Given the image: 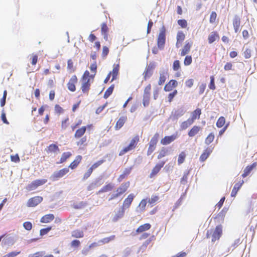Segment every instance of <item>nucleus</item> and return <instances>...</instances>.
Returning <instances> with one entry per match:
<instances>
[{
    "mask_svg": "<svg viewBox=\"0 0 257 257\" xmlns=\"http://www.w3.org/2000/svg\"><path fill=\"white\" fill-rule=\"evenodd\" d=\"M126 120L127 116L126 115L120 116L116 121V123L115 125L114 128L115 130H119L123 125Z\"/></svg>",
    "mask_w": 257,
    "mask_h": 257,
    "instance_id": "5701e85b",
    "label": "nucleus"
},
{
    "mask_svg": "<svg viewBox=\"0 0 257 257\" xmlns=\"http://www.w3.org/2000/svg\"><path fill=\"white\" fill-rule=\"evenodd\" d=\"M67 69L70 73L74 72L76 68L74 67L73 62L71 59H69L67 61Z\"/></svg>",
    "mask_w": 257,
    "mask_h": 257,
    "instance_id": "79ce46f5",
    "label": "nucleus"
},
{
    "mask_svg": "<svg viewBox=\"0 0 257 257\" xmlns=\"http://www.w3.org/2000/svg\"><path fill=\"white\" fill-rule=\"evenodd\" d=\"M69 171V170L68 168H62L58 171L54 172L51 178L53 181H57L60 178L63 177L68 173Z\"/></svg>",
    "mask_w": 257,
    "mask_h": 257,
    "instance_id": "423d86ee",
    "label": "nucleus"
},
{
    "mask_svg": "<svg viewBox=\"0 0 257 257\" xmlns=\"http://www.w3.org/2000/svg\"><path fill=\"white\" fill-rule=\"evenodd\" d=\"M244 183V181L243 180H240L238 182L235 183L234 185V187L232 190L231 193V197H235L238 191L241 187L242 184Z\"/></svg>",
    "mask_w": 257,
    "mask_h": 257,
    "instance_id": "412c9836",
    "label": "nucleus"
},
{
    "mask_svg": "<svg viewBox=\"0 0 257 257\" xmlns=\"http://www.w3.org/2000/svg\"><path fill=\"white\" fill-rule=\"evenodd\" d=\"M118 71H119V66H118V65H117L113 68L112 72H110L111 73V75H112L111 81H113L114 79H116V78L117 76V74L118 73Z\"/></svg>",
    "mask_w": 257,
    "mask_h": 257,
    "instance_id": "a19ab883",
    "label": "nucleus"
},
{
    "mask_svg": "<svg viewBox=\"0 0 257 257\" xmlns=\"http://www.w3.org/2000/svg\"><path fill=\"white\" fill-rule=\"evenodd\" d=\"M87 139L86 137H84L80 139V140L77 142V145L78 146H86L87 145Z\"/></svg>",
    "mask_w": 257,
    "mask_h": 257,
    "instance_id": "13d9d810",
    "label": "nucleus"
},
{
    "mask_svg": "<svg viewBox=\"0 0 257 257\" xmlns=\"http://www.w3.org/2000/svg\"><path fill=\"white\" fill-rule=\"evenodd\" d=\"M87 205V203L86 202H84L83 201H81L77 204H74L73 205V207L75 209H81L83 207H84Z\"/></svg>",
    "mask_w": 257,
    "mask_h": 257,
    "instance_id": "bf43d9fd",
    "label": "nucleus"
},
{
    "mask_svg": "<svg viewBox=\"0 0 257 257\" xmlns=\"http://www.w3.org/2000/svg\"><path fill=\"white\" fill-rule=\"evenodd\" d=\"M222 234V227L220 225L216 226L212 235L211 241L214 242L215 241L219 239Z\"/></svg>",
    "mask_w": 257,
    "mask_h": 257,
    "instance_id": "9d476101",
    "label": "nucleus"
},
{
    "mask_svg": "<svg viewBox=\"0 0 257 257\" xmlns=\"http://www.w3.org/2000/svg\"><path fill=\"white\" fill-rule=\"evenodd\" d=\"M140 141V137L139 135H136L131 140L129 145L123 148L119 153V156H122L124 154H125L126 153L132 151L134 149H135L136 147L137 146V145L138 143Z\"/></svg>",
    "mask_w": 257,
    "mask_h": 257,
    "instance_id": "f03ea898",
    "label": "nucleus"
},
{
    "mask_svg": "<svg viewBox=\"0 0 257 257\" xmlns=\"http://www.w3.org/2000/svg\"><path fill=\"white\" fill-rule=\"evenodd\" d=\"M109 28L106 23H103L101 26V34L108 33Z\"/></svg>",
    "mask_w": 257,
    "mask_h": 257,
    "instance_id": "5fc2aeb1",
    "label": "nucleus"
},
{
    "mask_svg": "<svg viewBox=\"0 0 257 257\" xmlns=\"http://www.w3.org/2000/svg\"><path fill=\"white\" fill-rule=\"evenodd\" d=\"M159 137V134L158 133H156L153 137L151 138L149 144V147L147 151L148 156L151 155L155 150Z\"/></svg>",
    "mask_w": 257,
    "mask_h": 257,
    "instance_id": "7ed1b4c3",
    "label": "nucleus"
},
{
    "mask_svg": "<svg viewBox=\"0 0 257 257\" xmlns=\"http://www.w3.org/2000/svg\"><path fill=\"white\" fill-rule=\"evenodd\" d=\"M113 89L114 85H112L108 87L104 92L103 97L105 99L107 98L112 94Z\"/></svg>",
    "mask_w": 257,
    "mask_h": 257,
    "instance_id": "37998d69",
    "label": "nucleus"
},
{
    "mask_svg": "<svg viewBox=\"0 0 257 257\" xmlns=\"http://www.w3.org/2000/svg\"><path fill=\"white\" fill-rule=\"evenodd\" d=\"M125 210L121 207V208L114 215L112 221L116 222L119 219L121 218L124 214Z\"/></svg>",
    "mask_w": 257,
    "mask_h": 257,
    "instance_id": "2f4dec72",
    "label": "nucleus"
},
{
    "mask_svg": "<svg viewBox=\"0 0 257 257\" xmlns=\"http://www.w3.org/2000/svg\"><path fill=\"white\" fill-rule=\"evenodd\" d=\"M159 199L160 198L158 195H153L151 198L148 199V202L150 204L154 205L159 202Z\"/></svg>",
    "mask_w": 257,
    "mask_h": 257,
    "instance_id": "4c0bfd02",
    "label": "nucleus"
},
{
    "mask_svg": "<svg viewBox=\"0 0 257 257\" xmlns=\"http://www.w3.org/2000/svg\"><path fill=\"white\" fill-rule=\"evenodd\" d=\"M172 68L174 71H177L180 68V63L179 60H175L173 64Z\"/></svg>",
    "mask_w": 257,
    "mask_h": 257,
    "instance_id": "4d7b16f0",
    "label": "nucleus"
},
{
    "mask_svg": "<svg viewBox=\"0 0 257 257\" xmlns=\"http://www.w3.org/2000/svg\"><path fill=\"white\" fill-rule=\"evenodd\" d=\"M186 154H185V152H184V151L181 152L179 154V155L178 156V165H180L184 162L185 158H186Z\"/></svg>",
    "mask_w": 257,
    "mask_h": 257,
    "instance_id": "49530a36",
    "label": "nucleus"
},
{
    "mask_svg": "<svg viewBox=\"0 0 257 257\" xmlns=\"http://www.w3.org/2000/svg\"><path fill=\"white\" fill-rule=\"evenodd\" d=\"M86 131V127L85 126H82L81 127L77 130L74 134V137L76 139L81 138L83 135L85 133Z\"/></svg>",
    "mask_w": 257,
    "mask_h": 257,
    "instance_id": "c756f323",
    "label": "nucleus"
},
{
    "mask_svg": "<svg viewBox=\"0 0 257 257\" xmlns=\"http://www.w3.org/2000/svg\"><path fill=\"white\" fill-rule=\"evenodd\" d=\"M165 164V161H162L160 163L157 164L153 168L150 174V177L152 178L155 177L160 172L161 168L163 167Z\"/></svg>",
    "mask_w": 257,
    "mask_h": 257,
    "instance_id": "ddd939ff",
    "label": "nucleus"
},
{
    "mask_svg": "<svg viewBox=\"0 0 257 257\" xmlns=\"http://www.w3.org/2000/svg\"><path fill=\"white\" fill-rule=\"evenodd\" d=\"M213 150V147H207L206 148L202 154L201 155L199 158V160L200 162L205 161L210 155V154L212 152Z\"/></svg>",
    "mask_w": 257,
    "mask_h": 257,
    "instance_id": "2eb2a0df",
    "label": "nucleus"
},
{
    "mask_svg": "<svg viewBox=\"0 0 257 257\" xmlns=\"http://www.w3.org/2000/svg\"><path fill=\"white\" fill-rule=\"evenodd\" d=\"M43 200L42 196H37L30 198L27 203V206L29 207H34L40 204Z\"/></svg>",
    "mask_w": 257,
    "mask_h": 257,
    "instance_id": "1a4fd4ad",
    "label": "nucleus"
},
{
    "mask_svg": "<svg viewBox=\"0 0 257 257\" xmlns=\"http://www.w3.org/2000/svg\"><path fill=\"white\" fill-rule=\"evenodd\" d=\"M90 69L91 71L94 73L93 75H94L95 76L97 70V64L96 61H94L90 65Z\"/></svg>",
    "mask_w": 257,
    "mask_h": 257,
    "instance_id": "0e129e2a",
    "label": "nucleus"
},
{
    "mask_svg": "<svg viewBox=\"0 0 257 257\" xmlns=\"http://www.w3.org/2000/svg\"><path fill=\"white\" fill-rule=\"evenodd\" d=\"M115 238L114 235H111L109 237H104L98 241V242L100 243V244H104L108 243L110 241L113 240Z\"/></svg>",
    "mask_w": 257,
    "mask_h": 257,
    "instance_id": "e433bc0d",
    "label": "nucleus"
},
{
    "mask_svg": "<svg viewBox=\"0 0 257 257\" xmlns=\"http://www.w3.org/2000/svg\"><path fill=\"white\" fill-rule=\"evenodd\" d=\"M109 49L106 46H104L102 47V53H101V56L103 58H105L107 55L109 53Z\"/></svg>",
    "mask_w": 257,
    "mask_h": 257,
    "instance_id": "864d4df0",
    "label": "nucleus"
},
{
    "mask_svg": "<svg viewBox=\"0 0 257 257\" xmlns=\"http://www.w3.org/2000/svg\"><path fill=\"white\" fill-rule=\"evenodd\" d=\"M185 38V36L183 32L179 31L177 33V42L176 44V46L177 48H178L180 47L182 43L184 40Z\"/></svg>",
    "mask_w": 257,
    "mask_h": 257,
    "instance_id": "bb28decb",
    "label": "nucleus"
},
{
    "mask_svg": "<svg viewBox=\"0 0 257 257\" xmlns=\"http://www.w3.org/2000/svg\"><path fill=\"white\" fill-rule=\"evenodd\" d=\"M178 83L176 80L172 79L170 80L164 86V90L165 91H170L173 88L177 87Z\"/></svg>",
    "mask_w": 257,
    "mask_h": 257,
    "instance_id": "a211bd4d",
    "label": "nucleus"
},
{
    "mask_svg": "<svg viewBox=\"0 0 257 257\" xmlns=\"http://www.w3.org/2000/svg\"><path fill=\"white\" fill-rule=\"evenodd\" d=\"M177 23L182 28H185L187 26V22L184 19L179 20Z\"/></svg>",
    "mask_w": 257,
    "mask_h": 257,
    "instance_id": "69168bd1",
    "label": "nucleus"
},
{
    "mask_svg": "<svg viewBox=\"0 0 257 257\" xmlns=\"http://www.w3.org/2000/svg\"><path fill=\"white\" fill-rule=\"evenodd\" d=\"M113 187V186L111 184H110V183L107 184L105 185V186H104L102 188H101L96 193V194L98 195V194H100V193H102L103 192H106L108 191H110L112 189Z\"/></svg>",
    "mask_w": 257,
    "mask_h": 257,
    "instance_id": "f704fd0d",
    "label": "nucleus"
},
{
    "mask_svg": "<svg viewBox=\"0 0 257 257\" xmlns=\"http://www.w3.org/2000/svg\"><path fill=\"white\" fill-rule=\"evenodd\" d=\"M44 254L43 251H37L33 254H30L28 257H42Z\"/></svg>",
    "mask_w": 257,
    "mask_h": 257,
    "instance_id": "774afa93",
    "label": "nucleus"
},
{
    "mask_svg": "<svg viewBox=\"0 0 257 257\" xmlns=\"http://www.w3.org/2000/svg\"><path fill=\"white\" fill-rule=\"evenodd\" d=\"M169 77V74L167 70L164 69H161L159 71V79L158 81V84L159 85H163Z\"/></svg>",
    "mask_w": 257,
    "mask_h": 257,
    "instance_id": "f8f14e48",
    "label": "nucleus"
},
{
    "mask_svg": "<svg viewBox=\"0 0 257 257\" xmlns=\"http://www.w3.org/2000/svg\"><path fill=\"white\" fill-rule=\"evenodd\" d=\"M69 118L68 117L65 118L64 120L61 121V129L63 130H65L68 126V121Z\"/></svg>",
    "mask_w": 257,
    "mask_h": 257,
    "instance_id": "3c124183",
    "label": "nucleus"
},
{
    "mask_svg": "<svg viewBox=\"0 0 257 257\" xmlns=\"http://www.w3.org/2000/svg\"><path fill=\"white\" fill-rule=\"evenodd\" d=\"M202 130V127L199 125H195L189 131L188 135L189 137L193 138L199 134Z\"/></svg>",
    "mask_w": 257,
    "mask_h": 257,
    "instance_id": "dca6fc26",
    "label": "nucleus"
},
{
    "mask_svg": "<svg viewBox=\"0 0 257 257\" xmlns=\"http://www.w3.org/2000/svg\"><path fill=\"white\" fill-rule=\"evenodd\" d=\"M189 172H184L182 177L181 179L180 182L182 184H186L187 183Z\"/></svg>",
    "mask_w": 257,
    "mask_h": 257,
    "instance_id": "603ef678",
    "label": "nucleus"
},
{
    "mask_svg": "<svg viewBox=\"0 0 257 257\" xmlns=\"http://www.w3.org/2000/svg\"><path fill=\"white\" fill-rule=\"evenodd\" d=\"M177 138V134H173L171 136H165L161 140L160 143L163 146L170 144L174 141Z\"/></svg>",
    "mask_w": 257,
    "mask_h": 257,
    "instance_id": "9b49d317",
    "label": "nucleus"
},
{
    "mask_svg": "<svg viewBox=\"0 0 257 257\" xmlns=\"http://www.w3.org/2000/svg\"><path fill=\"white\" fill-rule=\"evenodd\" d=\"M147 202V199H143L141 201L140 203L139 204L138 207L140 208L141 211H144L145 210Z\"/></svg>",
    "mask_w": 257,
    "mask_h": 257,
    "instance_id": "de8ad7c7",
    "label": "nucleus"
},
{
    "mask_svg": "<svg viewBox=\"0 0 257 257\" xmlns=\"http://www.w3.org/2000/svg\"><path fill=\"white\" fill-rule=\"evenodd\" d=\"M81 242L78 239H74L72 240L70 243L71 247L74 248H78L80 246Z\"/></svg>",
    "mask_w": 257,
    "mask_h": 257,
    "instance_id": "6e6d98bb",
    "label": "nucleus"
},
{
    "mask_svg": "<svg viewBox=\"0 0 257 257\" xmlns=\"http://www.w3.org/2000/svg\"><path fill=\"white\" fill-rule=\"evenodd\" d=\"M256 163H253L251 165L247 166L244 170L243 173L242 174V177L243 178H245L246 176H247L251 171L252 170V169L255 167Z\"/></svg>",
    "mask_w": 257,
    "mask_h": 257,
    "instance_id": "473e14b6",
    "label": "nucleus"
},
{
    "mask_svg": "<svg viewBox=\"0 0 257 257\" xmlns=\"http://www.w3.org/2000/svg\"><path fill=\"white\" fill-rule=\"evenodd\" d=\"M225 123V118L223 116L219 117L216 122V126L218 128H220L224 126Z\"/></svg>",
    "mask_w": 257,
    "mask_h": 257,
    "instance_id": "c03bdc74",
    "label": "nucleus"
},
{
    "mask_svg": "<svg viewBox=\"0 0 257 257\" xmlns=\"http://www.w3.org/2000/svg\"><path fill=\"white\" fill-rule=\"evenodd\" d=\"M160 90V88L158 87H156L154 88L153 97L155 100H156L158 98Z\"/></svg>",
    "mask_w": 257,
    "mask_h": 257,
    "instance_id": "338daca9",
    "label": "nucleus"
},
{
    "mask_svg": "<svg viewBox=\"0 0 257 257\" xmlns=\"http://www.w3.org/2000/svg\"><path fill=\"white\" fill-rule=\"evenodd\" d=\"M192 62V58L191 55H187L185 57L184 60V65L185 66H189L190 65Z\"/></svg>",
    "mask_w": 257,
    "mask_h": 257,
    "instance_id": "8fccbe9b",
    "label": "nucleus"
},
{
    "mask_svg": "<svg viewBox=\"0 0 257 257\" xmlns=\"http://www.w3.org/2000/svg\"><path fill=\"white\" fill-rule=\"evenodd\" d=\"M82 157L81 155H77L75 159L69 164L68 168L71 170L75 169L81 162Z\"/></svg>",
    "mask_w": 257,
    "mask_h": 257,
    "instance_id": "f3484780",
    "label": "nucleus"
},
{
    "mask_svg": "<svg viewBox=\"0 0 257 257\" xmlns=\"http://www.w3.org/2000/svg\"><path fill=\"white\" fill-rule=\"evenodd\" d=\"M170 147H162L159 151L157 158L158 159H161L162 158L169 155L170 154Z\"/></svg>",
    "mask_w": 257,
    "mask_h": 257,
    "instance_id": "6ab92c4d",
    "label": "nucleus"
},
{
    "mask_svg": "<svg viewBox=\"0 0 257 257\" xmlns=\"http://www.w3.org/2000/svg\"><path fill=\"white\" fill-rule=\"evenodd\" d=\"M47 182L46 179L35 180L28 185L26 187L27 190L30 191L36 189L40 186H42Z\"/></svg>",
    "mask_w": 257,
    "mask_h": 257,
    "instance_id": "39448f33",
    "label": "nucleus"
},
{
    "mask_svg": "<svg viewBox=\"0 0 257 257\" xmlns=\"http://www.w3.org/2000/svg\"><path fill=\"white\" fill-rule=\"evenodd\" d=\"M45 151L48 154L57 153L59 152L60 149L56 144H52L49 145L47 148L45 149Z\"/></svg>",
    "mask_w": 257,
    "mask_h": 257,
    "instance_id": "4be33fe9",
    "label": "nucleus"
},
{
    "mask_svg": "<svg viewBox=\"0 0 257 257\" xmlns=\"http://www.w3.org/2000/svg\"><path fill=\"white\" fill-rule=\"evenodd\" d=\"M94 75H90L88 70L84 71L81 78L80 90L82 94L87 96L91 89V84L94 81Z\"/></svg>",
    "mask_w": 257,
    "mask_h": 257,
    "instance_id": "f257e3e1",
    "label": "nucleus"
},
{
    "mask_svg": "<svg viewBox=\"0 0 257 257\" xmlns=\"http://www.w3.org/2000/svg\"><path fill=\"white\" fill-rule=\"evenodd\" d=\"M150 95L143 94V104L145 107L148 106L150 103Z\"/></svg>",
    "mask_w": 257,
    "mask_h": 257,
    "instance_id": "a18cd8bd",
    "label": "nucleus"
},
{
    "mask_svg": "<svg viewBox=\"0 0 257 257\" xmlns=\"http://www.w3.org/2000/svg\"><path fill=\"white\" fill-rule=\"evenodd\" d=\"M54 219V216L52 214H48L43 216L41 218V222L42 223H49L52 221Z\"/></svg>",
    "mask_w": 257,
    "mask_h": 257,
    "instance_id": "72a5a7b5",
    "label": "nucleus"
},
{
    "mask_svg": "<svg viewBox=\"0 0 257 257\" xmlns=\"http://www.w3.org/2000/svg\"><path fill=\"white\" fill-rule=\"evenodd\" d=\"M219 35L216 31L212 32L208 36V41L209 44H212L215 41L219 40Z\"/></svg>",
    "mask_w": 257,
    "mask_h": 257,
    "instance_id": "b1692460",
    "label": "nucleus"
},
{
    "mask_svg": "<svg viewBox=\"0 0 257 257\" xmlns=\"http://www.w3.org/2000/svg\"><path fill=\"white\" fill-rule=\"evenodd\" d=\"M178 91L176 89H175L172 92L170 93L168 95V101L171 102L173 99L174 97L177 95Z\"/></svg>",
    "mask_w": 257,
    "mask_h": 257,
    "instance_id": "e2e57ef3",
    "label": "nucleus"
},
{
    "mask_svg": "<svg viewBox=\"0 0 257 257\" xmlns=\"http://www.w3.org/2000/svg\"><path fill=\"white\" fill-rule=\"evenodd\" d=\"M192 45V42H186L185 45L184 46L183 48L182 49L181 51V56H184L186 55H187L190 51V49L191 48Z\"/></svg>",
    "mask_w": 257,
    "mask_h": 257,
    "instance_id": "393cba45",
    "label": "nucleus"
},
{
    "mask_svg": "<svg viewBox=\"0 0 257 257\" xmlns=\"http://www.w3.org/2000/svg\"><path fill=\"white\" fill-rule=\"evenodd\" d=\"M78 78L76 75H73L69 80L67 86L68 90L71 92L75 91L76 89V84L78 82Z\"/></svg>",
    "mask_w": 257,
    "mask_h": 257,
    "instance_id": "0eeeda50",
    "label": "nucleus"
},
{
    "mask_svg": "<svg viewBox=\"0 0 257 257\" xmlns=\"http://www.w3.org/2000/svg\"><path fill=\"white\" fill-rule=\"evenodd\" d=\"M166 42V29L163 26L159 33L157 45L159 49H163Z\"/></svg>",
    "mask_w": 257,
    "mask_h": 257,
    "instance_id": "20e7f679",
    "label": "nucleus"
},
{
    "mask_svg": "<svg viewBox=\"0 0 257 257\" xmlns=\"http://www.w3.org/2000/svg\"><path fill=\"white\" fill-rule=\"evenodd\" d=\"M233 26L235 33L239 31L240 26V19L239 17L235 16L232 21Z\"/></svg>",
    "mask_w": 257,
    "mask_h": 257,
    "instance_id": "a878e982",
    "label": "nucleus"
},
{
    "mask_svg": "<svg viewBox=\"0 0 257 257\" xmlns=\"http://www.w3.org/2000/svg\"><path fill=\"white\" fill-rule=\"evenodd\" d=\"M151 227V224L149 223H145L143 225H140L136 230V233H141L149 230Z\"/></svg>",
    "mask_w": 257,
    "mask_h": 257,
    "instance_id": "c85d7f7f",
    "label": "nucleus"
},
{
    "mask_svg": "<svg viewBox=\"0 0 257 257\" xmlns=\"http://www.w3.org/2000/svg\"><path fill=\"white\" fill-rule=\"evenodd\" d=\"M135 198V195L133 194H129L127 197L124 200L121 208L125 210L128 209L131 206L132 203Z\"/></svg>",
    "mask_w": 257,
    "mask_h": 257,
    "instance_id": "4468645a",
    "label": "nucleus"
},
{
    "mask_svg": "<svg viewBox=\"0 0 257 257\" xmlns=\"http://www.w3.org/2000/svg\"><path fill=\"white\" fill-rule=\"evenodd\" d=\"M209 88L211 90H214L216 88L214 82V77L213 76H210V82L209 84Z\"/></svg>",
    "mask_w": 257,
    "mask_h": 257,
    "instance_id": "680f3d73",
    "label": "nucleus"
},
{
    "mask_svg": "<svg viewBox=\"0 0 257 257\" xmlns=\"http://www.w3.org/2000/svg\"><path fill=\"white\" fill-rule=\"evenodd\" d=\"M105 162L104 160H100L94 163L90 167L94 170Z\"/></svg>",
    "mask_w": 257,
    "mask_h": 257,
    "instance_id": "052dcab7",
    "label": "nucleus"
},
{
    "mask_svg": "<svg viewBox=\"0 0 257 257\" xmlns=\"http://www.w3.org/2000/svg\"><path fill=\"white\" fill-rule=\"evenodd\" d=\"M201 114V110L200 108H196L195 110L192 112L191 118H189L193 122L197 119H199Z\"/></svg>",
    "mask_w": 257,
    "mask_h": 257,
    "instance_id": "cd10ccee",
    "label": "nucleus"
},
{
    "mask_svg": "<svg viewBox=\"0 0 257 257\" xmlns=\"http://www.w3.org/2000/svg\"><path fill=\"white\" fill-rule=\"evenodd\" d=\"M72 156V153L70 152H64L62 153L60 159L57 163L62 164L65 162Z\"/></svg>",
    "mask_w": 257,
    "mask_h": 257,
    "instance_id": "7c9ffc66",
    "label": "nucleus"
},
{
    "mask_svg": "<svg viewBox=\"0 0 257 257\" xmlns=\"http://www.w3.org/2000/svg\"><path fill=\"white\" fill-rule=\"evenodd\" d=\"M55 113L60 115L64 112V109L59 104H56L54 107Z\"/></svg>",
    "mask_w": 257,
    "mask_h": 257,
    "instance_id": "09e8293b",
    "label": "nucleus"
},
{
    "mask_svg": "<svg viewBox=\"0 0 257 257\" xmlns=\"http://www.w3.org/2000/svg\"><path fill=\"white\" fill-rule=\"evenodd\" d=\"M193 123L190 118H188L187 120L184 121L181 124V128L182 130H185L189 126H190Z\"/></svg>",
    "mask_w": 257,
    "mask_h": 257,
    "instance_id": "ea45409f",
    "label": "nucleus"
},
{
    "mask_svg": "<svg viewBox=\"0 0 257 257\" xmlns=\"http://www.w3.org/2000/svg\"><path fill=\"white\" fill-rule=\"evenodd\" d=\"M156 67V65L154 63H150L146 68L144 73V79L147 80L150 78L153 75V70Z\"/></svg>",
    "mask_w": 257,
    "mask_h": 257,
    "instance_id": "6e6552de",
    "label": "nucleus"
},
{
    "mask_svg": "<svg viewBox=\"0 0 257 257\" xmlns=\"http://www.w3.org/2000/svg\"><path fill=\"white\" fill-rule=\"evenodd\" d=\"M130 182H126L121 184V185L117 188L116 193L119 196L125 193L128 189L130 186Z\"/></svg>",
    "mask_w": 257,
    "mask_h": 257,
    "instance_id": "aec40b11",
    "label": "nucleus"
},
{
    "mask_svg": "<svg viewBox=\"0 0 257 257\" xmlns=\"http://www.w3.org/2000/svg\"><path fill=\"white\" fill-rule=\"evenodd\" d=\"M214 138L215 136L214 133H210L205 138L204 142L205 144L207 145H209L213 141V140H214Z\"/></svg>",
    "mask_w": 257,
    "mask_h": 257,
    "instance_id": "58836bf2",
    "label": "nucleus"
},
{
    "mask_svg": "<svg viewBox=\"0 0 257 257\" xmlns=\"http://www.w3.org/2000/svg\"><path fill=\"white\" fill-rule=\"evenodd\" d=\"M71 236L75 238H82L84 236V232L80 229H75L72 231Z\"/></svg>",
    "mask_w": 257,
    "mask_h": 257,
    "instance_id": "c9c22d12",
    "label": "nucleus"
}]
</instances>
